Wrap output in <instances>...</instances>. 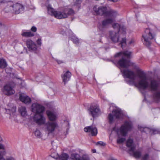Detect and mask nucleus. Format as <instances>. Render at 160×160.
I'll list each match as a JSON object with an SVG mask.
<instances>
[{
	"label": "nucleus",
	"instance_id": "nucleus-1",
	"mask_svg": "<svg viewBox=\"0 0 160 160\" xmlns=\"http://www.w3.org/2000/svg\"><path fill=\"white\" fill-rule=\"evenodd\" d=\"M125 81L128 84L134 85L141 91L148 89L154 92L153 100L155 102H160V81L155 79L149 80L144 73L139 74L138 82H136L137 76L132 71L128 69H120Z\"/></svg>",
	"mask_w": 160,
	"mask_h": 160
},
{
	"label": "nucleus",
	"instance_id": "nucleus-2",
	"mask_svg": "<svg viewBox=\"0 0 160 160\" xmlns=\"http://www.w3.org/2000/svg\"><path fill=\"white\" fill-rule=\"evenodd\" d=\"M132 123L130 121H125L119 128H113V131H115L118 135V138L117 139V143L121 144L123 143L125 140L124 137H121L120 136H126L128 131H130L132 128Z\"/></svg>",
	"mask_w": 160,
	"mask_h": 160
},
{
	"label": "nucleus",
	"instance_id": "nucleus-3",
	"mask_svg": "<svg viewBox=\"0 0 160 160\" xmlns=\"http://www.w3.org/2000/svg\"><path fill=\"white\" fill-rule=\"evenodd\" d=\"M101 11L102 12L103 15L110 18L105 19L102 22V25L103 26L112 24L115 21V18L118 15L116 11L111 9H107L105 7H101Z\"/></svg>",
	"mask_w": 160,
	"mask_h": 160
},
{
	"label": "nucleus",
	"instance_id": "nucleus-4",
	"mask_svg": "<svg viewBox=\"0 0 160 160\" xmlns=\"http://www.w3.org/2000/svg\"><path fill=\"white\" fill-rule=\"evenodd\" d=\"M131 52L128 51L121 52L115 55V58L118 57L121 59L118 62L117 64L121 67L128 68L130 66V61L128 60Z\"/></svg>",
	"mask_w": 160,
	"mask_h": 160
},
{
	"label": "nucleus",
	"instance_id": "nucleus-5",
	"mask_svg": "<svg viewBox=\"0 0 160 160\" xmlns=\"http://www.w3.org/2000/svg\"><path fill=\"white\" fill-rule=\"evenodd\" d=\"M155 36L153 30L149 28H146L142 38V40L143 44L147 47L150 46L152 41L154 39Z\"/></svg>",
	"mask_w": 160,
	"mask_h": 160
},
{
	"label": "nucleus",
	"instance_id": "nucleus-6",
	"mask_svg": "<svg viewBox=\"0 0 160 160\" xmlns=\"http://www.w3.org/2000/svg\"><path fill=\"white\" fill-rule=\"evenodd\" d=\"M120 34H122V33L114 31H110L109 37L113 42H119L121 47L123 48L126 45V38H123L121 39L119 36Z\"/></svg>",
	"mask_w": 160,
	"mask_h": 160
},
{
	"label": "nucleus",
	"instance_id": "nucleus-7",
	"mask_svg": "<svg viewBox=\"0 0 160 160\" xmlns=\"http://www.w3.org/2000/svg\"><path fill=\"white\" fill-rule=\"evenodd\" d=\"M56 13L55 18L58 19L66 18L69 16L73 15L75 14L73 9L68 7H63L60 11H57Z\"/></svg>",
	"mask_w": 160,
	"mask_h": 160
},
{
	"label": "nucleus",
	"instance_id": "nucleus-8",
	"mask_svg": "<svg viewBox=\"0 0 160 160\" xmlns=\"http://www.w3.org/2000/svg\"><path fill=\"white\" fill-rule=\"evenodd\" d=\"M126 145L128 148L129 153L136 158H139L141 155V152L139 150L135 151L136 145L134 143L133 140L129 138L127 141Z\"/></svg>",
	"mask_w": 160,
	"mask_h": 160
},
{
	"label": "nucleus",
	"instance_id": "nucleus-9",
	"mask_svg": "<svg viewBox=\"0 0 160 160\" xmlns=\"http://www.w3.org/2000/svg\"><path fill=\"white\" fill-rule=\"evenodd\" d=\"M88 111L89 115L94 120L99 116L100 109L99 105L95 103L91 104L88 109Z\"/></svg>",
	"mask_w": 160,
	"mask_h": 160
},
{
	"label": "nucleus",
	"instance_id": "nucleus-10",
	"mask_svg": "<svg viewBox=\"0 0 160 160\" xmlns=\"http://www.w3.org/2000/svg\"><path fill=\"white\" fill-rule=\"evenodd\" d=\"M45 109L43 106L38 103H33L32 105V111L35 114H42Z\"/></svg>",
	"mask_w": 160,
	"mask_h": 160
},
{
	"label": "nucleus",
	"instance_id": "nucleus-11",
	"mask_svg": "<svg viewBox=\"0 0 160 160\" xmlns=\"http://www.w3.org/2000/svg\"><path fill=\"white\" fill-rule=\"evenodd\" d=\"M58 126V124L56 122H48L45 124V128L48 133H52Z\"/></svg>",
	"mask_w": 160,
	"mask_h": 160
},
{
	"label": "nucleus",
	"instance_id": "nucleus-12",
	"mask_svg": "<svg viewBox=\"0 0 160 160\" xmlns=\"http://www.w3.org/2000/svg\"><path fill=\"white\" fill-rule=\"evenodd\" d=\"M138 128L141 132L147 133L149 132L151 135L160 134V131L158 129H150L146 127H142L140 125L138 126Z\"/></svg>",
	"mask_w": 160,
	"mask_h": 160
},
{
	"label": "nucleus",
	"instance_id": "nucleus-13",
	"mask_svg": "<svg viewBox=\"0 0 160 160\" xmlns=\"http://www.w3.org/2000/svg\"><path fill=\"white\" fill-rule=\"evenodd\" d=\"M14 87L10 84H7L4 86L3 92L6 95H11L15 93V91L13 89Z\"/></svg>",
	"mask_w": 160,
	"mask_h": 160
},
{
	"label": "nucleus",
	"instance_id": "nucleus-14",
	"mask_svg": "<svg viewBox=\"0 0 160 160\" xmlns=\"http://www.w3.org/2000/svg\"><path fill=\"white\" fill-rule=\"evenodd\" d=\"M33 120L39 125L43 124L45 122V118L43 117V114H35L33 117Z\"/></svg>",
	"mask_w": 160,
	"mask_h": 160
},
{
	"label": "nucleus",
	"instance_id": "nucleus-15",
	"mask_svg": "<svg viewBox=\"0 0 160 160\" xmlns=\"http://www.w3.org/2000/svg\"><path fill=\"white\" fill-rule=\"evenodd\" d=\"M70 158L72 160H90V158L87 155H83L80 156L77 153L72 154Z\"/></svg>",
	"mask_w": 160,
	"mask_h": 160
},
{
	"label": "nucleus",
	"instance_id": "nucleus-16",
	"mask_svg": "<svg viewBox=\"0 0 160 160\" xmlns=\"http://www.w3.org/2000/svg\"><path fill=\"white\" fill-rule=\"evenodd\" d=\"M84 130L86 132L89 133V135L92 136H96L97 134V128L92 126L85 127Z\"/></svg>",
	"mask_w": 160,
	"mask_h": 160
},
{
	"label": "nucleus",
	"instance_id": "nucleus-17",
	"mask_svg": "<svg viewBox=\"0 0 160 160\" xmlns=\"http://www.w3.org/2000/svg\"><path fill=\"white\" fill-rule=\"evenodd\" d=\"M112 26L114 29L117 30V32H122L123 35L126 34V28L124 26H121L118 23H114L112 24Z\"/></svg>",
	"mask_w": 160,
	"mask_h": 160
},
{
	"label": "nucleus",
	"instance_id": "nucleus-18",
	"mask_svg": "<svg viewBox=\"0 0 160 160\" xmlns=\"http://www.w3.org/2000/svg\"><path fill=\"white\" fill-rule=\"evenodd\" d=\"M13 10L16 14H18L22 11L24 9V7L22 4L17 3L12 6Z\"/></svg>",
	"mask_w": 160,
	"mask_h": 160
},
{
	"label": "nucleus",
	"instance_id": "nucleus-19",
	"mask_svg": "<svg viewBox=\"0 0 160 160\" xmlns=\"http://www.w3.org/2000/svg\"><path fill=\"white\" fill-rule=\"evenodd\" d=\"M26 44L30 51H36L37 49L36 44L30 39H28L26 41Z\"/></svg>",
	"mask_w": 160,
	"mask_h": 160
},
{
	"label": "nucleus",
	"instance_id": "nucleus-20",
	"mask_svg": "<svg viewBox=\"0 0 160 160\" xmlns=\"http://www.w3.org/2000/svg\"><path fill=\"white\" fill-rule=\"evenodd\" d=\"M112 113L116 118L122 119L124 116L122 111L119 108L113 110Z\"/></svg>",
	"mask_w": 160,
	"mask_h": 160
},
{
	"label": "nucleus",
	"instance_id": "nucleus-21",
	"mask_svg": "<svg viewBox=\"0 0 160 160\" xmlns=\"http://www.w3.org/2000/svg\"><path fill=\"white\" fill-rule=\"evenodd\" d=\"M46 113L50 121L51 122H55V121L57 118L55 113L50 110H47Z\"/></svg>",
	"mask_w": 160,
	"mask_h": 160
},
{
	"label": "nucleus",
	"instance_id": "nucleus-22",
	"mask_svg": "<svg viewBox=\"0 0 160 160\" xmlns=\"http://www.w3.org/2000/svg\"><path fill=\"white\" fill-rule=\"evenodd\" d=\"M19 99L22 102L25 104H29L31 102V99L28 96L20 94Z\"/></svg>",
	"mask_w": 160,
	"mask_h": 160
},
{
	"label": "nucleus",
	"instance_id": "nucleus-23",
	"mask_svg": "<svg viewBox=\"0 0 160 160\" xmlns=\"http://www.w3.org/2000/svg\"><path fill=\"white\" fill-rule=\"evenodd\" d=\"M71 75V73L69 71H67L63 75H62L63 81L64 82V85L66 82L69 80Z\"/></svg>",
	"mask_w": 160,
	"mask_h": 160
},
{
	"label": "nucleus",
	"instance_id": "nucleus-24",
	"mask_svg": "<svg viewBox=\"0 0 160 160\" xmlns=\"http://www.w3.org/2000/svg\"><path fill=\"white\" fill-rule=\"evenodd\" d=\"M48 13L52 16H54L55 17L56 12L57 11H55L52 7L51 5L49 4L46 6Z\"/></svg>",
	"mask_w": 160,
	"mask_h": 160
},
{
	"label": "nucleus",
	"instance_id": "nucleus-25",
	"mask_svg": "<svg viewBox=\"0 0 160 160\" xmlns=\"http://www.w3.org/2000/svg\"><path fill=\"white\" fill-rule=\"evenodd\" d=\"M21 35L24 37H31L34 36V34L33 32L31 31L24 32L23 31L22 32Z\"/></svg>",
	"mask_w": 160,
	"mask_h": 160
},
{
	"label": "nucleus",
	"instance_id": "nucleus-26",
	"mask_svg": "<svg viewBox=\"0 0 160 160\" xmlns=\"http://www.w3.org/2000/svg\"><path fill=\"white\" fill-rule=\"evenodd\" d=\"M8 65L5 59L3 58H0V68L3 69L6 67Z\"/></svg>",
	"mask_w": 160,
	"mask_h": 160
},
{
	"label": "nucleus",
	"instance_id": "nucleus-27",
	"mask_svg": "<svg viewBox=\"0 0 160 160\" xmlns=\"http://www.w3.org/2000/svg\"><path fill=\"white\" fill-rule=\"evenodd\" d=\"M69 157V155L67 154L63 153L59 155L58 158L59 160H68Z\"/></svg>",
	"mask_w": 160,
	"mask_h": 160
},
{
	"label": "nucleus",
	"instance_id": "nucleus-28",
	"mask_svg": "<svg viewBox=\"0 0 160 160\" xmlns=\"http://www.w3.org/2000/svg\"><path fill=\"white\" fill-rule=\"evenodd\" d=\"M19 110L22 116H25L27 115V111L25 107L21 106L19 108Z\"/></svg>",
	"mask_w": 160,
	"mask_h": 160
},
{
	"label": "nucleus",
	"instance_id": "nucleus-29",
	"mask_svg": "<svg viewBox=\"0 0 160 160\" xmlns=\"http://www.w3.org/2000/svg\"><path fill=\"white\" fill-rule=\"evenodd\" d=\"M93 11L94 12L95 15H99L100 13V6L98 5H95L93 8Z\"/></svg>",
	"mask_w": 160,
	"mask_h": 160
},
{
	"label": "nucleus",
	"instance_id": "nucleus-30",
	"mask_svg": "<svg viewBox=\"0 0 160 160\" xmlns=\"http://www.w3.org/2000/svg\"><path fill=\"white\" fill-rule=\"evenodd\" d=\"M82 2L81 0H76L74 2L73 5L76 6L78 10H79L81 7V4Z\"/></svg>",
	"mask_w": 160,
	"mask_h": 160
},
{
	"label": "nucleus",
	"instance_id": "nucleus-31",
	"mask_svg": "<svg viewBox=\"0 0 160 160\" xmlns=\"http://www.w3.org/2000/svg\"><path fill=\"white\" fill-rule=\"evenodd\" d=\"M135 43V40L134 38H131L128 40L127 45L129 46H133Z\"/></svg>",
	"mask_w": 160,
	"mask_h": 160
},
{
	"label": "nucleus",
	"instance_id": "nucleus-32",
	"mask_svg": "<svg viewBox=\"0 0 160 160\" xmlns=\"http://www.w3.org/2000/svg\"><path fill=\"white\" fill-rule=\"evenodd\" d=\"M16 107L13 106L11 108L6 109V112L7 113L10 114L11 112H14L16 111Z\"/></svg>",
	"mask_w": 160,
	"mask_h": 160
},
{
	"label": "nucleus",
	"instance_id": "nucleus-33",
	"mask_svg": "<svg viewBox=\"0 0 160 160\" xmlns=\"http://www.w3.org/2000/svg\"><path fill=\"white\" fill-rule=\"evenodd\" d=\"M108 119L110 123H113L114 121V118L113 115L111 113H110L108 116Z\"/></svg>",
	"mask_w": 160,
	"mask_h": 160
},
{
	"label": "nucleus",
	"instance_id": "nucleus-34",
	"mask_svg": "<svg viewBox=\"0 0 160 160\" xmlns=\"http://www.w3.org/2000/svg\"><path fill=\"white\" fill-rule=\"evenodd\" d=\"M34 134L37 137V138H40L41 137V133L40 131L38 129H36L34 132Z\"/></svg>",
	"mask_w": 160,
	"mask_h": 160
},
{
	"label": "nucleus",
	"instance_id": "nucleus-35",
	"mask_svg": "<svg viewBox=\"0 0 160 160\" xmlns=\"http://www.w3.org/2000/svg\"><path fill=\"white\" fill-rule=\"evenodd\" d=\"M72 40L76 44H78L79 43V39L77 38L73 37L72 38Z\"/></svg>",
	"mask_w": 160,
	"mask_h": 160
},
{
	"label": "nucleus",
	"instance_id": "nucleus-36",
	"mask_svg": "<svg viewBox=\"0 0 160 160\" xmlns=\"http://www.w3.org/2000/svg\"><path fill=\"white\" fill-rule=\"evenodd\" d=\"M148 154H145L142 157V160H148Z\"/></svg>",
	"mask_w": 160,
	"mask_h": 160
},
{
	"label": "nucleus",
	"instance_id": "nucleus-37",
	"mask_svg": "<svg viewBox=\"0 0 160 160\" xmlns=\"http://www.w3.org/2000/svg\"><path fill=\"white\" fill-rule=\"evenodd\" d=\"M31 30L33 32H36L37 28L35 26H33L31 28Z\"/></svg>",
	"mask_w": 160,
	"mask_h": 160
},
{
	"label": "nucleus",
	"instance_id": "nucleus-38",
	"mask_svg": "<svg viewBox=\"0 0 160 160\" xmlns=\"http://www.w3.org/2000/svg\"><path fill=\"white\" fill-rule=\"evenodd\" d=\"M41 38H38L37 40V43L38 45L41 46L42 44V42H41Z\"/></svg>",
	"mask_w": 160,
	"mask_h": 160
},
{
	"label": "nucleus",
	"instance_id": "nucleus-39",
	"mask_svg": "<svg viewBox=\"0 0 160 160\" xmlns=\"http://www.w3.org/2000/svg\"><path fill=\"white\" fill-rule=\"evenodd\" d=\"M5 152L3 151L2 153L0 154V160H5L3 157V155L4 153Z\"/></svg>",
	"mask_w": 160,
	"mask_h": 160
},
{
	"label": "nucleus",
	"instance_id": "nucleus-40",
	"mask_svg": "<svg viewBox=\"0 0 160 160\" xmlns=\"http://www.w3.org/2000/svg\"><path fill=\"white\" fill-rule=\"evenodd\" d=\"M4 150L5 149V146L2 144H0V150Z\"/></svg>",
	"mask_w": 160,
	"mask_h": 160
},
{
	"label": "nucleus",
	"instance_id": "nucleus-41",
	"mask_svg": "<svg viewBox=\"0 0 160 160\" xmlns=\"http://www.w3.org/2000/svg\"><path fill=\"white\" fill-rule=\"evenodd\" d=\"M5 160H15V159L12 157H9L7 158Z\"/></svg>",
	"mask_w": 160,
	"mask_h": 160
},
{
	"label": "nucleus",
	"instance_id": "nucleus-42",
	"mask_svg": "<svg viewBox=\"0 0 160 160\" xmlns=\"http://www.w3.org/2000/svg\"><path fill=\"white\" fill-rule=\"evenodd\" d=\"M105 145V143H104L103 142H102L101 141V146H104Z\"/></svg>",
	"mask_w": 160,
	"mask_h": 160
},
{
	"label": "nucleus",
	"instance_id": "nucleus-43",
	"mask_svg": "<svg viewBox=\"0 0 160 160\" xmlns=\"http://www.w3.org/2000/svg\"><path fill=\"white\" fill-rule=\"evenodd\" d=\"M92 153H96V150L95 149H92Z\"/></svg>",
	"mask_w": 160,
	"mask_h": 160
},
{
	"label": "nucleus",
	"instance_id": "nucleus-44",
	"mask_svg": "<svg viewBox=\"0 0 160 160\" xmlns=\"http://www.w3.org/2000/svg\"><path fill=\"white\" fill-rule=\"evenodd\" d=\"M108 160H117L116 159L113 158H110Z\"/></svg>",
	"mask_w": 160,
	"mask_h": 160
},
{
	"label": "nucleus",
	"instance_id": "nucleus-45",
	"mask_svg": "<svg viewBox=\"0 0 160 160\" xmlns=\"http://www.w3.org/2000/svg\"><path fill=\"white\" fill-rule=\"evenodd\" d=\"M57 62H58V63L59 64H60V63H62V61H60V60H58L57 61Z\"/></svg>",
	"mask_w": 160,
	"mask_h": 160
},
{
	"label": "nucleus",
	"instance_id": "nucleus-46",
	"mask_svg": "<svg viewBox=\"0 0 160 160\" xmlns=\"http://www.w3.org/2000/svg\"><path fill=\"white\" fill-rule=\"evenodd\" d=\"M100 144V141H98L96 143V145Z\"/></svg>",
	"mask_w": 160,
	"mask_h": 160
},
{
	"label": "nucleus",
	"instance_id": "nucleus-47",
	"mask_svg": "<svg viewBox=\"0 0 160 160\" xmlns=\"http://www.w3.org/2000/svg\"><path fill=\"white\" fill-rule=\"evenodd\" d=\"M3 2L2 0H0V4L1 3H2Z\"/></svg>",
	"mask_w": 160,
	"mask_h": 160
},
{
	"label": "nucleus",
	"instance_id": "nucleus-48",
	"mask_svg": "<svg viewBox=\"0 0 160 160\" xmlns=\"http://www.w3.org/2000/svg\"><path fill=\"white\" fill-rule=\"evenodd\" d=\"M68 129H67L66 134H65V135H66V134H68Z\"/></svg>",
	"mask_w": 160,
	"mask_h": 160
}]
</instances>
